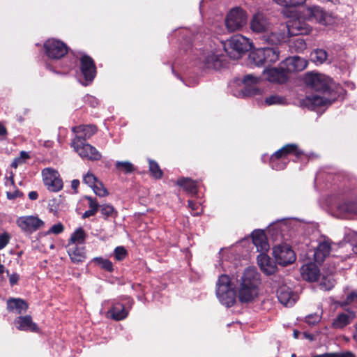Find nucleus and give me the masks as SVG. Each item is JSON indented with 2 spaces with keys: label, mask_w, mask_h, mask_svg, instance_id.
<instances>
[{
  "label": "nucleus",
  "mask_w": 357,
  "mask_h": 357,
  "mask_svg": "<svg viewBox=\"0 0 357 357\" xmlns=\"http://www.w3.org/2000/svg\"><path fill=\"white\" fill-rule=\"evenodd\" d=\"M7 307L8 310L17 314L26 312L28 309L27 303L20 298H10L7 301Z\"/></svg>",
  "instance_id": "34"
},
{
  "label": "nucleus",
  "mask_w": 357,
  "mask_h": 357,
  "mask_svg": "<svg viewBox=\"0 0 357 357\" xmlns=\"http://www.w3.org/2000/svg\"><path fill=\"white\" fill-rule=\"evenodd\" d=\"M116 169L126 174L134 171L132 164L129 161H116L115 164Z\"/></svg>",
  "instance_id": "40"
},
{
  "label": "nucleus",
  "mask_w": 357,
  "mask_h": 357,
  "mask_svg": "<svg viewBox=\"0 0 357 357\" xmlns=\"http://www.w3.org/2000/svg\"><path fill=\"white\" fill-rule=\"evenodd\" d=\"M86 238V234L83 229H77L71 235L68 243H73L74 245L84 244Z\"/></svg>",
  "instance_id": "37"
},
{
  "label": "nucleus",
  "mask_w": 357,
  "mask_h": 357,
  "mask_svg": "<svg viewBox=\"0 0 357 357\" xmlns=\"http://www.w3.org/2000/svg\"><path fill=\"white\" fill-rule=\"evenodd\" d=\"M188 206L192 210H197L199 205L196 203H195L193 201H189L188 202Z\"/></svg>",
  "instance_id": "63"
},
{
  "label": "nucleus",
  "mask_w": 357,
  "mask_h": 357,
  "mask_svg": "<svg viewBox=\"0 0 357 357\" xmlns=\"http://www.w3.org/2000/svg\"><path fill=\"white\" fill-rule=\"evenodd\" d=\"M357 303V291H355L351 292L347 296V299H346L347 304H350V303Z\"/></svg>",
  "instance_id": "55"
},
{
  "label": "nucleus",
  "mask_w": 357,
  "mask_h": 357,
  "mask_svg": "<svg viewBox=\"0 0 357 357\" xmlns=\"http://www.w3.org/2000/svg\"><path fill=\"white\" fill-rule=\"evenodd\" d=\"M287 75L290 73L302 71L307 66V61L298 56L288 57L282 61Z\"/></svg>",
  "instance_id": "21"
},
{
  "label": "nucleus",
  "mask_w": 357,
  "mask_h": 357,
  "mask_svg": "<svg viewBox=\"0 0 357 357\" xmlns=\"http://www.w3.org/2000/svg\"><path fill=\"white\" fill-rule=\"evenodd\" d=\"M321 319V315L319 314H310L306 317L305 320L308 324L314 325L318 323Z\"/></svg>",
  "instance_id": "53"
},
{
  "label": "nucleus",
  "mask_w": 357,
  "mask_h": 357,
  "mask_svg": "<svg viewBox=\"0 0 357 357\" xmlns=\"http://www.w3.org/2000/svg\"><path fill=\"white\" fill-rule=\"evenodd\" d=\"M149 171L152 176L155 178H160L162 176V172L158 164L153 160H149Z\"/></svg>",
  "instance_id": "41"
},
{
  "label": "nucleus",
  "mask_w": 357,
  "mask_h": 357,
  "mask_svg": "<svg viewBox=\"0 0 357 357\" xmlns=\"http://www.w3.org/2000/svg\"><path fill=\"white\" fill-rule=\"evenodd\" d=\"M43 181L47 188L52 192H59L63 188V181L59 172L51 167L42 170Z\"/></svg>",
  "instance_id": "13"
},
{
  "label": "nucleus",
  "mask_w": 357,
  "mask_h": 357,
  "mask_svg": "<svg viewBox=\"0 0 357 357\" xmlns=\"http://www.w3.org/2000/svg\"><path fill=\"white\" fill-rule=\"evenodd\" d=\"M6 194H7V197L9 199H13L16 197H20L22 195L20 193V192L17 190H15L13 192H7Z\"/></svg>",
  "instance_id": "58"
},
{
  "label": "nucleus",
  "mask_w": 357,
  "mask_h": 357,
  "mask_svg": "<svg viewBox=\"0 0 357 357\" xmlns=\"http://www.w3.org/2000/svg\"><path fill=\"white\" fill-rule=\"evenodd\" d=\"M273 255L278 264L283 266L292 264L296 258L294 250L287 244L274 246Z\"/></svg>",
  "instance_id": "14"
},
{
  "label": "nucleus",
  "mask_w": 357,
  "mask_h": 357,
  "mask_svg": "<svg viewBox=\"0 0 357 357\" xmlns=\"http://www.w3.org/2000/svg\"><path fill=\"white\" fill-rule=\"evenodd\" d=\"M176 183L189 193L196 194L197 192V183L191 178H181L177 180Z\"/></svg>",
  "instance_id": "35"
},
{
  "label": "nucleus",
  "mask_w": 357,
  "mask_h": 357,
  "mask_svg": "<svg viewBox=\"0 0 357 357\" xmlns=\"http://www.w3.org/2000/svg\"><path fill=\"white\" fill-rule=\"evenodd\" d=\"M44 50L48 58L57 60L64 56L68 52L66 45L55 38H50L44 43Z\"/></svg>",
  "instance_id": "12"
},
{
  "label": "nucleus",
  "mask_w": 357,
  "mask_h": 357,
  "mask_svg": "<svg viewBox=\"0 0 357 357\" xmlns=\"http://www.w3.org/2000/svg\"><path fill=\"white\" fill-rule=\"evenodd\" d=\"M287 103V100L285 97L277 94L271 95L264 99V104L266 106L284 105Z\"/></svg>",
  "instance_id": "36"
},
{
  "label": "nucleus",
  "mask_w": 357,
  "mask_h": 357,
  "mask_svg": "<svg viewBox=\"0 0 357 357\" xmlns=\"http://www.w3.org/2000/svg\"><path fill=\"white\" fill-rule=\"evenodd\" d=\"M98 181L97 178L93 174L89 172L83 177V182L88 185L90 188L94 186V185Z\"/></svg>",
  "instance_id": "47"
},
{
  "label": "nucleus",
  "mask_w": 357,
  "mask_h": 357,
  "mask_svg": "<svg viewBox=\"0 0 357 357\" xmlns=\"http://www.w3.org/2000/svg\"><path fill=\"white\" fill-rule=\"evenodd\" d=\"M72 130L77 135L75 138H79V140L85 142L96 132L97 129L92 125H82L73 127Z\"/></svg>",
  "instance_id": "30"
},
{
  "label": "nucleus",
  "mask_w": 357,
  "mask_h": 357,
  "mask_svg": "<svg viewBox=\"0 0 357 357\" xmlns=\"http://www.w3.org/2000/svg\"><path fill=\"white\" fill-rule=\"evenodd\" d=\"M293 221L290 220H281L268 226L267 236L273 241H278L284 238V233L292 227Z\"/></svg>",
  "instance_id": "16"
},
{
  "label": "nucleus",
  "mask_w": 357,
  "mask_h": 357,
  "mask_svg": "<svg viewBox=\"0 0 357 357\" xmlns=\"http://www.w3.org/2000/svg\"><path fill=\"white\" fill-rule=\"evenodd\" d=\"M63 225L61 222H59L52 226L50 229L47 231V234H59L63 232Z\"/></svg>",
  "instance_id": "51"
},
{
  "label": "nucleus",
  "mask_w": 357,
  "mask_h": 357,
  "mask_svg": "<svg viewBox=\"0 0 357 357\" xmlns=\"http://www.w3.org/2000/svg\"><path fill=\"white\" fill-rule=\"evenodd\" d=\"M93 261L107 271H112L113 270L112 263L109 259L102 257H95Z\"/></svg>",
  "instance_id": "42"
},
{
  "label": "nucleus",
  "mask_w": 357,
  "mask_h": 357,
  "mask_svg": "<svg viewBox=\"0 0 357 357\" xmlns=\"http://www.w3.org/2000/svg\"><path fill=\"white\" fill-rule=\"evenodd\" d=\"M10 236L8 234H3L0 235V250L4 248L8 243Z\"/></svg>",
  "instance_id": "54"
},
{
  "label": "nucleus",
  "mask_w": 357,
  "mask_h": 357,
  "mask_svg": "<svg viewBox=\"0 0 357 357\" xmlns=\"http://www.w3.org/2000/svg\"><path fill=\"white\" fill-rule=\"evenodd\" d=\"M338 216L341 218H348L357 214V203L355 202H344L337 207Z\"/></svg>",
  "instance_id": "27"
},
{
  "label": "nucleus",
  "mask_w": 357,
  "mask_h": 357,
  "mask_svg": "<svg viewBox=\"0 0 357 357\" xmlns=\"http://www.w3.org/2000/svg\"><path fill=\"white\" fill-rule=\"evenodd\" d=\"M128 311L125 308L123 305L119 303H114L112 307L108 310L107 315L114 320H122L127 317Z\"/></svg>",
  "instance_id": "33"
},
{
  "label": "nucleus",
  "mask_w": 357,
  "mask_h": 357,
  "mask_svg": "<svg viewBox=\"0 0 357 357\" xmlns=\"http://www.w3.org/2000/svg\"><path fill=\"white\" fill-rule=\"evenodd\" d=\"M307 19L303 17V10H302L298 17L290 20L286 28L288 34L294 35H305L309 34L312 31V26L306 22Z\"/></svg>",
  "instance_id": "11"
},
{
  "label": "nucleus",
  "mask_w": 357,
  "mask_h": 357,
  "mask_svg": "<svg viewBox=\"0 0 357 357\" xmlns=\"http://www.w3.org/2000/svg\"><path fill=\"white\" fill-rule=\"evenodd\" d=\"M29 198L31 200H35L38 198V193L36 191H31L29 193Z\"/></svg>",
  "instance_id": "64"
},
{
  "label": "nucleus",
  "mask_w": 357,
  "mask_h": 357,
  "mask_svg": "<svg viewBox=\"0 0 357 357\" xmlns=\"http://www.w3.org/2000/svg\"><path fill=\"white\" fill-rule=\"evenodd\" d=\"M7 274L9 276V282L10 284L13 286L14 284H16L19 280V275L17 273H13L9 275V272L7 271Z\"/></svg>",
  "instance_id": "57"
},
{
  "label": "nucleus",
  "mask_w": 357,
  "mask_h": 357,
  "mask_svg": "<svg viewBox=\"0 0 357 357\" xmlns=\"http://www.w3.org/2000/svg\"><path fill=\"white\" fill-rule=\"evenodd\" d=\"M79 181L77 180V179H74L71 182V188L75 191L77 192V190L79 187Z\"/></svg>",
  "instance_id": "62"
},
{
  "label": "nucleus",
  "mask_w": 357,
  "mask_h": 357,
  "mask_svg": "<svg viewBox=\"0 0 357 357\" xmlns=\"http://www.w3.org/2000/svg\"><path fill=\"white\" fill-rule=\"evenodd\" d=\"M304 82L308 86L323 93V96L311 95L302 100V106L311 110L330 105L344 93L340 84L322 74L308 73L305 75Z\"/></svg>",
  "instance_id": "1"
},
{
  "label": "nucleus",
  "mask_w": 357,
  "mask_h": 357,
  "mask_svg": "<svg viewBox=\"0 0 357 357\" xmlns=\"http://www.w3.org/2000/svg\"><path fill=\"white\" fill-rule=\"evenodd\" d=\"M277 296L278 301L287 307L292 306L298 298V295L285 284L279 287Z\"/></svg>",
  "instance_id": "22"
},
{
  "label": "nucleus",
  "mask_w": 357,
  "mask_h": 357,
  "mask_svg": "<svg viewBox=\"0 0 357 357\" xmlns=\"http://www.w3.org/2000/svg\"><path fill=\"white\" fill-rule=\"evenodd\" d=\"M80 70L84 78V82L82 84L87 86L91 83L96 75V68L93 59L89 56H82L80 59Z\"/></svg>",
  "instance_id": "19"
},
{
  "label": "nucleus",
  "mask_w": 357,
  "mask_h": 357,
  "mask_svg": "<svg viewBox=\"0 0 357 357\" xmlns=\"http://www.w3.org/2000/svg\"><path fill=\"white\" fill-rule=\"evenodd\" d=\"M257 263L261 270L266 275L275 273L277 266L275 263L266 254L260 253L257 257Z\"/></svg>",
  "instance_id": "23"
},
{
  "label": "nucleus",
  "mask_w": 357,
  "mask_h": 357,
  "mask_svg": "<svg viewBox=\"0 0 357 357\" xmlns=\"http://www.w3.org/2000/svg\"><path fill=\"white\" fill-rule=\"evenodd\" d=\"M289 46L292 50H294L297 52H302L307 47V45H306L305 40L301 38H298L293 40L290 43Z\"/></svg>",
  "instance_id": "39"
},
{
  "label": "nucleus",
  "mask_w": 357,
  "mask_h": 357,
  "mask_svg": "<svg viewBox=\"0 0 357 357\" xmlns=\"http://www.w3.org/2000/svg\"><path fill=\"white\" fill-rule=\"evenodd\" d=\"M301 152L296 144H287L275 152L270 158V164L272 169L282 170L285 168L289 162V156L294 155L299 156Z\"/></svg>",
  "instance_id": "6"
},
{
  "label": "nucleus",
  "mask_w": 357,
  "mask_h": 357,
  "mask_svg": "<svg viewBox=\"0 0 357 357\" xmlns=\"http://www.w3.org/2000/svg\"><path fill=\"white\" fill-rule=\"evenodd\" d=\"M252 242L258 252H266L269 249L267 236L262 230H255L252 233Z\"/></svg>",
  "instance_id": "24"
},
{
  "label": "nucleus",
  "mask_w": 357,
  "mask_h": 357,
  "mask_svg": "<svg viewBox=\"0 0 357 357\" xmlns=\"http://www.w3.org/2000/svg\"><path fill=\"white\" fill-rule=\"evenodd\" d=\"M71 145L75 151L82 158L89 160H99L102 158L101 153L92 145L85 143L79 138H74Z\"/></svg>",
  "instance_id": "9"
},
{
  "label": "nucleus",
  "mask_w": 357,
  "mask_h": 357,
  "mask_svg": "<svg viewBox=\"0 0 357 357\" xmlns=\"http://www.w3.org/2000/svg\"><path fill=\"white\" fill-rule=\"evenodd\" d=\"M29 158V155L26 151H21L19 157L15 158L12 162V167L17 168L19 165L26 162V160Z\"/></svg>",
  "instance_id": "46"
},
{
  "label": "nucleus",
  "mask_w": 357,
  "mask_h": 357,
  "mask_svg": "<svg viewBox=\"0 0 357 357\" xmlns=\"http://www.w3.org/2000/svg\"><path fill=\"white\" fill-rule=\"evenodd\" d=\"M216 296L220 303L229 307L236 302V292L227 275L222 274L216 283Z\"/></svg>",
  "instance_id": "4"
},
{
  "label": "nucleus",
  "mask_w": 357,
  "mask_h": 357,
  "mask_svg": "<svg viewBox=\"0 0 357 357\" xmlns=\"http://www.w3.org/2000/svg\"><path fill=\"white\" fill-rule=\"evenodd\" d=\"M331 250V243L328 241L320 243L314 252V260L317 263H321L328 257Z\"/></svg>",
  "instance_id": "32"
},
{
  "label": "nucleus",
  "mask_w": 357,
  "mask_h": 357,
  "mask_svg": "<svg viewBox=\"0 0 357 357\" xmlns=\"http://www.w3.org/2000/svg\"><path fill=\"white\" fill-rule=\"evenodd\" d=\"M307 0H273L277 4L283 7H293L303 5Z\"/></svg>",
  "instance_id": "43"
},
{
  "label": "nucleus",
  "mask_w": 357,
  "mask_h": 357,
  "mask_svg": "<svg viewBox=\"0 0 357 357\" xmlns=\"http://www.w3.org/2000/svg\"><path fill=\"white\" fill-rule=\"evenodd\" d=\"M127 255V251L123 246L116 247L114 250V257L116 260L121 261Z\"/></svg>",
  "instance_id": "50"
},
{
  "label": "nucleus",
  "mask_w": 357,
  "mask_h": 357,
  "mask_svg": "<svg viewBox=\"0 0 357 357\" xmlns=\"http://www.w3.org/2000/svg\"><path fill=\"white\" fill-rule=\"evenodd\" d=\"M259 82V77H255L252 75L245 76L241 81L240 90L234 91V95L236 97L241 98L259 94L260 91L257 87V84Z\"/></svg>",
  "instance_id": "10"
},
{
  "label": "nucleus",
  "mask_w": 357,
  "mask_h": 357,
  "mask_svg": "<svg viewBox=\"0 0 357 357\" xmlns=\"http://www.w3.org/2000/svg\"><path fill=\"white\" fill-rule=\"evenodd\" d=\"M221 65L220 54L217 51L204 52L197 62L198 67L204 70H217Z\"/></svg>",
  "instance_id": "15"
},
{
  "label": "nucleus",
  "mask_w": 357,
  "mask_h": 357,
  "mask_svg": "<svg viewBox=\"0 0 357 357\" xmlns=\"http://www.w3.org/2000/svg\"><path fill=\"white\" fill-rule=\"evenodd\" d=\"M15 327L20 331L36 332L38 329L29 315L20 316L14 321Z\"/></svg>",
  "instance_id": "26"
},
{
  "label": "nucleus",
  "mask_w": 357,
  "mask_h": 357,
  "mask_svg": "<svg viewBox=\"0 0 357 357\" xmlns=\"http://www.w3.org/2000/svg\"><path fill=\"white\" fill-rule=\"evenodd\" d=\"M16 224L23 231L28 233H33L45 225V222L35 215L19 217L16 220Z\"/></svg>",
  "instance_id": "17"
},
{
  "label": "nucleus",
  "mask_w": 357,
  "mask_h": 357,
  "mask_svg": "<svg viewBox=\"0 0 357 357\" xmlns=\"http://www.w3.org/2000/svg\"><path fill=\"white\" fill-rule=\"evenodd\" d=\"M312 357H355L351 352L344 353H327L321 355H316Z\"/></svg>",
  "instance_id": "49"
},
{
  "label": "nucleus",
  "mask_w": 357,
  "mask_h": 357,
  "mask_svg": "<svg viewBox=\"0 0 357 357\" xmlns=\"http://www.w3.org/2000/svg\"><path fill=\"white\" fill-rule=\"evenodd\" d=\"M97 212L94 211V209H89L88 211H86L83 215L82 218L85 219L87 218H89L90 216L94 215Z\"/></svg>",
  "instance_id": "60"
},
{
  "label": "nucleus",
  "mask_w": 357,
  "mask_h": 357,
  "mask_svg": "<svg viewBox=\"0 0 357 357\" xmlns=\"http://www.w3.org/2000/svg\"><path fill=\"white\" fill-rule=\"evenodd\" d=\"M261 284L260 274L253 267L247 268L237 288L238 298L241 303L254 301L259 296Z\"/></svg>",
  "instance_id": "2"
},
{
  "label": "nucleus",
  "mask_w": 357,
  "mask_h": 357,
  "mask_svg": "<svg viewBox=\"0 0 357 357\" xmlns=\"http://www.w3.org/2000/svg\"><path fill=\"white\" fill-rule=\"evenodd\" d=\"M5 185L7 187L12 186L14 185V180H13V176L11 174L10 176L6 177Z\"/></svg>",
  "instance_id": "61"
},
{
  "label": "nucleus",
  "mask_w": 357,
  "mask_h": 357,
  "mask_svg": "<svg viewBox=\"0 0 357 357\" xmlns=\"http://www.w3.org/2000/svg\"><path fill=\"white\" fill-rule=\"evenodd\" d=\"M272 24L268 17L262 13H255L250 21V29L252 33H268L271 29Z\"/></svg>",
  "instance_id": "18"
},
{
  "label": "nucleus",
  "mask_w": 357,
  "mask_h": 357,
  "mask_svg": "<svg viewBox=\"0 0 357 357\" xmlns=\"http://www.w3.org/2000/svg\"><path fill=\"white\" fill-rule=\"evenodd\" d=\"M286 33L284 31L277 30L273 24L271 29L264 34V40L268 44L277 45L284 41Z\"/></svg>",
  "instance_id": "28"
},
{
  "label": "nucleus",
  "mask_w": 357,
  "mask_h": 357,
  "mask_svg": "<svg viewBox=\"0 0 357 357\" xmlns=\"http://www.w3.org/2000/svg\"><path fill=\"white\" fill-rule=\"evenodd\" d=\"M91 188L93 189L94 193L99 197H105L109 194L107 190L105 188L102 183L99 181Z\"/></svg>",
  "instance_id": "45"
},
{
  "label": "nucleus",
  "mask_w": 357,
  "mask_h": 357,
  "mask_svg": "<svg viewBox=\"0 0 357 357\" xmlns=\"http://www.w3.org/2000/svg\"><path fill=\"white\" fill-rule=\"evenodd\" d=\"M335 285V280L333 278L327 276L323 277L320 283V289L324 291L331 290Z\"/></svg>",
  "instance_id": "44"
},
{
  "label": "nucleus",
  "mask_w": 357,
  "mask_h": 357,
  "mask_svg": "<svg viewBox=\"0 0 357 357\" xmlns=\"http://www.w3.org/2000/svg\"><path fill=\"white\" fill-rule=\"evenodd\" d=\"M303 17L307 21L315 22L327 26L333 22V18L329 13L326 12L319 6H310L303 8Z\"/></svg>",
  "instance_id": "8"
},
{
  "label": "nucleus",
  "mask_w": 357,
  "mask_h": 357,
  "mask_svg": "<svg viewBox=\"0 0 357 357\" xmlns=\"http://www.w3.org/2000/svg\"><path fill=\"white\" fill-rule=\"evenodd\" d=\"M86 199L89 201L90 209H94V211L97 212L99 206L96 200L91 197H86Z\"/></svg>",
  "instance_id": "56"
},
{
  "label": "nucleus",
  "mask_w": 357,
  "mask_h": 357,
  "mask_svg": "<svg viewBox=\"0 0 357 357\" xmlns=\"http://www.w3.org/2000/svg\"><path fill=\"white\" fill-rule=\"evenodd\" d=\"M248 21L247 13L240 7L230 10L225 18V26L230 32L241 30Z\"/></svg>",
  "instance_id": "7"
},
{
  "label": "nucleus",
  "mask_w": 357,
  "mask_h": 357,
  "mask_svg": "<svg viewBox=\"0 0 357 357\" xmlns=\"http://www.w3.org/2000/svg\"><path fill=\"white\" fill-rule=\"evenodd\" d=\"M301 273L305 280L314 282L319 278V270L314 264L310 263L301 266Z\"/></svg>",
  "instance_id": "29"
},
{
  "label": "nucleus",
  "mask_w": 357,
  "mask_h": 357,
  "mask_svg": "<svg viewBox=\"0 0 357 357\" xmlns=\"http://www.w3.org/2000/svg\"><path fill=\"white\" fill-rule=\"evenodd\" d=\"M86 101L89 102L90 105L92 106V107H96V105H98V101L96 98H95L94 97H92V96H87L86 98Z\"/></svg>",
  "instance_id": "59"
},
{
  "label": "nucleus",
  "mask_w": 357,
  "mask_h": 357,
  "mask_svg": "<svg viewBox=\"0 0 357 357\" xmlns=\"http://www.w3.org/2000/svg\"><path fill=\"white\" fill-rule=\"evenodd\" d=\"M356 314L353 311L339 313L332 322V327L335 329H342L349 325L355 319Z\"/></svg>",
  "instance_id": "25"
},
{
  "label": "nucleus",
  "mask_w": 357,
  "mask_h": 357,
  "mask_svg": "<svg viewBox=\"0 0 357 357\" xmlns=\"http://www.w3.org/2000/svg\"><path fill=\"white\" fill-rule=\"evenodd\" d=\"M348 241L350 242L351 245L354 246V251L357 253V233L351 232L348 235Z\"/></svg>",
  "instance_id": "52"
},
{
  "label": "nucleus",
  "mask_w": 357,
  "mask_h": 357,
  "mask_svg": "<svg viewBox=\"0 0 357 357\" xmlns=\"http://www.w3.org/2000/svg\"><path fill=\"white\" fill-rule=\"evenodd\" d=\"M263 74L266 80L274 83H284L289 77L284 68L282 66V62L277 68H266Z\"/></svg>",
  "instance_id": "20"
},
{
  "label": "nucleus",
  "mask_w": 357,
  "mask_h": 357,
  "mask_svg": "<svg viewBox=\"0 0 357 357\" xmlns=\"http://www.w3.org/2000/svg\"><path fill=\"white\" fill-rule=\"evenodd\" d=\"M100 207L101 213L105 217H110L116 213L114 208L111 204H105L101 205Z\"/></svg>",
  "instance_id": "48"
},
{
  "label": "nucleus",
  "mask_w": 357,
  "mask_h": 357,
  "mask_svg": "<svg viewBox=\"0 0 357 357\" xmlns=\"http://www.w3.org/2000/svg\"><path fill=\"white\" fill-rule=\"evenodd\" d=\"M68 253L72 261L76 264L82 263L86 259L84 248L73 243L68 244Z\"/></svg>",
  "instance_id": "31"
},
{
  "label": "nucleus",
  "mask_w": 357,
  "mask_h": 357,
  "mask_svg": "<svg viewBox=\"0 0 357 357\" xmlns=\"http://www.w3.org/2000/svg\"><path fill=\"white\" fill-rule=\"evenodd\" d=\"M252 43L242 35H235L227 40L224 44V48L229 57L238 59L241 54L248 51Z\"/></svg>",
  "instance_id": "5"
},
{
  "label": "nucleus",
  "mask_w": 357,
  "mask_h": 357,
  "mask_svg": "<svg viewBox=\"0 0 357 357\" xmlns=\"http://www.w3.org/2000/svg\"><path fill=\"white\" fill-rule=\"evenodd\" d=\"M280 54V52L277 47H259L249 53V60L256 66L268 68L279 61Z\"/></svg>",
  "instance_id": "3"
},
{
  "label": "nucleus",
  "mask_w": 357,
  "mask_h": 357,
  "mask_svg": "<svg viewBox=\"0 0 357 357\" xmlns=\"http://www.w3.org/2000/svg\"><path fill=\"white\" fill-rule=\"evenodd\" d=\"M311 59L317 64H322L327 59V52L323 49H317L312 52Z\"/></svg>",
  "instance_id": "38"
}]
</instances>
